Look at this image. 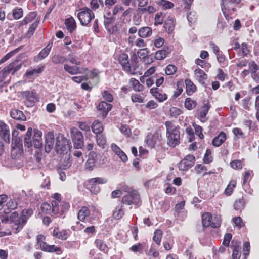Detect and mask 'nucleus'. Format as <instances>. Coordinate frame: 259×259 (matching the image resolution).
Returning <instances> with one entry per match:
<instances>
[{
	"mask_svg": "<svg viewBox=\"0 0 259 259\" xmlns=\"http://www.w3.org/2000/svg\"><path fill=\"white\" fill-rule=\"evenodd\" d=\"M197 103L196 101L193 100L190 98H187L186 99L184 106L188 110H191L193 109L196 106Z\"/></svg>",
	"mask_w": 259,
	"mask_h": 259,
	"instance_id": "nucleus-38",
	"label": "nucleus"
},
{
	"mask_svg": "<svg viewBox=\"0 0 259 259\" xmlns=\"http://www.w3.org/2000/svg\"><path fill=\"white\" fill-rule=\"evenodd\" d=\"M194 76L198 81L204 84L207 79V75L203 70L200 68L196 69L194 70Z\"/></svg>",
	"mask_w": 259,
	"mask_h": 259,
	"instance_id": "nucleus-20",
	"label": "nucleus"
},
{
	"mask_svg": "<svg viewBox=\"0 0 259 259\" xmlns=\"http://www.w3.org/2000/svg\"><path fill=\"white\" fill-rule=\"evenodd\" d=\"M53 235L58 239L65 240L67 238V232L65 230L59 231L58 228H55L53 230Z\"/></svg>",
	"mask_w": 259,
	"mask_h": 259,
	"instance_id": "nucleus-30",
	"label": "nucleus"
},
{
	"mask_svg": "<svg viewBox=\"0 0 259 259\" xmlns=\"http://www.w3.org/2000/svg\"><path fill=\"white\" fill-rule=\"evenodd\" d=\"M163 17L162 13L161 12L157 13L155 16V25L162 24L163 23Z\"/></svg>",
	"mask_w": 259,
	"mask_h": 259,
	"instance_id": "nucleus-61",
	"label": "nucleus"
},
{
	"mask_svg": "<svg viewBox=\"0 0 259 259\" xmlns=\"http://www.w3.org/2000/svg\"><path fill=\"white\" fill-rule=\"evenodd\" d=\"M137 59V55L134 53L131 57V62L129 61L128 56L125 53H121L118 57V61L119 63L122 66L123 70L130 74H135L136 70L138 68L137 63L136 60Z\"/></svg>",
	"mask_w": 259,
	"mask_h": 259,
	"instance_id": "nucleus-1",
	"label": "nucleus"
},
{
	"mask_svg": "<svg viewBox=\"0 0 259 259\" xmlns=\"http://www.w3.org/2000/svg\"><path fill=\"white\" fill-rule=\"evenodd\" d=\"M250 250V243L248 242H245L243 244V254L245 255V259L246 258L247 256L249 255Z\"/></svg>",
	"mask_w": 259,
	"mask_h": 259,
	"instance_id": "nucleus-57",
	"label": "nucleus"
},
{
	"mask_svg": "<svg viewBox=\"0 0 259 259\" xmlns=\"http://www.w3.org/2000/svg\"><path fill=\"white\" fill-rule=\"evenodd\" d=\"M188 21L190 23H194L197 20V16L196 12H190L187 14V15Z\"/></svg>",
	"mask_w": 259,
	"mask_h": 259,
	"instance_id": "nucleus-58",
	"label": "nucleus"
},
{
	"mask_svg": "<svg viewBox=\"0 0 259 259\" xmlns=\"http://www.w3.org/2000/svg\"><path fill=\"white\" fill-rule=\"evenodd\" d=\"M156 3L162 7L164 10L171 9L174 7V4L167 0H157L156 1Z\"/></svg>",
	"mask_w": 259,
	"mask_h": 259,
	"instance_id": "nucleus-34",
	"label": "nucleus"
},
{
	"mask_svg": "<svg viewBox=\"0 0 259 259\" xmlns=\"http://www.w3.org/2000/svg\"><path fill=\"white\" fill-rule=\"evenodd\" d=\"M92 130L93 132L96 134H101L103 131L102 123L98 120L95 121L92 124Z\"/></svg>",
	"mask_w": 259,
	"mask_h": 259,
	"instance_id": "nucleus-28",
	"label": "nucleus"
},
{
	"mask_svg": "<svg viewBox=\"0 0 259 259\" xmlns=\"http://www.w3.org/2000/svg\"><path fill=\"white\" fill-rule=\"evenodd\" d=\"M202 225L204 227H211L212 217L209 212H205L202 215Z\"/></svg>",
	"mask_w": 259,
	"mask_h": 259,
	"instance_id": "nucleus-25",
	"label": "nucleus"
},
{
	"mask_svg": "<svg viewBox=\"0 0 259 259\" xmlns=\"http://www.w3.org/2000/svg\"><path fill=\"white\" fill-rule=\"evenodd\" d=\"M131 100L133 102L143 103L144 98L142 94H133L131 95Z\"/></svg>",
	"mask_w": 259,
	"mask_h": 259,
	"instance_id": "nucleus-49",
	"label": "nucleus"
},
{
	"mask_svg": "<svg viewBox=\"0 0 259 259\" xmlns=\"http://www.w3.org/2000/svg\"><path fill=\"white\" fill-rule=\"evenodd\" d=\"M77 17L81 25H88L91 20L94 18L95 15L91 9L88 7H83L79 9Z\"/></svg>",
	"mask_w": 259,
	"mask_h": 259,
	"instance_id": "nucleus-6",
	"label": "nucleus"
},
{
	"mask_svg": "<svg viewBox=\"0 0 259 259\" xmlns=\"http://www.w3.org/2000/svg\"><path fill=\"white\" fill-rule=\"evenodd\" d=\"M186 92L189 96L192 95L196 90V87L193 82L189 79L185 80Z\"/></svg>",
	"mask_w": 259,
	"mask_h": 259,
	"instance_id": "nucleus-24",
	"label": "nucleus"
},
{
	"mask_svg": "<svg viewBox=\"0 0 259 259\" xmlns=\"http://www.w3.org/2000/svg\"><path fill=\"white\" fill-rule=\"evenodd\" d=\"M10 223L14 233L16 234L19 232L26 224L25 220H23L20 217H19L17 212H14L11 214Z\"/></svg>",
	"mask_w": 259,
	"mask_h": 259,
	"instance_id": "nucleus-7",
	"label": "nucleus"
},
{
	"mask_svg": "<svg viewBox=\"0 0 259 259\" xmlns=\"http://www.w3.org/2000/svg\"><path fill=\"white\" fill-rule=\"evenodd\" d=\"M102 95L103 98L107 102H111L113 100L112 95L108 91H104L102 92Z\"/></svg>",
	"mask_w": 259,
	"mask_h": 259,
	"instance_id": "nucleus-64",
	"label": "nucleus"
},
{
	"mask_svg": "<svg viewBox=\"0 0 259 259\" xmlns=\"http://www.w3.org/2000/svg\"><path fill=\"white\" fill-rule=\"evenodd\" d=\"M213 160V157L212 156V151L210 149H207L204 154L203 161L206 164H209Z\"/></svg>",
	"mask_w": 259,
	"mask_h": 259,
	"instance_id": "nucleus-39",
	"label": "nucleus"
},
{
	"mask_svg": "<svg viewBox=\"0 0 259 259\" xmlns=\"http://www.w3.org/2000/svg\"><path fill=\"white\" fill-rule=\"evenodd\" d=\"M41 210L42 212L45 213H50V212L52 213V204L50 205V204L44 202L42 204L41 206Z\"/></svg>",
	"mask_w": 259,
	"mask_h": 259,
	"instance_id": "nucleus-48",
	"label": "nucleus"
},
{
	"mask_svg": "<svg viewBox=\"0 0 259 259\" xmlns=\"http://www.w3.org/2000/svg\"><path fill=\"white\" fill-rule=\"evenodd\" d=\"M51 48L52 44H48L47 46L39 52L38 55L34 58L35 61L37 62L45 58L49 55Z\"/></svg>",
	"mask_w": 259,
	"mask_h": 259,
	"instance_id": "nucleus-19",
	"label": "nucleus"
},
{
	"mask_svg": "<svg viewBox=\"0 0 259 259\" xmlns=\"http://www.w3.org/2000/svg\"><path fill=\"white\" fill-rule=\"evenodd\" d=\"M52 61L54 64L63 63L67 61V59L64 56L55 55L52 57Z\"/></svg>",
	"mask_w": 259,
	"mask_h": 259,
	"instance_id": "nucleus-44",
	"label": "nucleus"
},
{
	"mask_svg": "<svg viewBox=\"0 0 259 259\" xmlns=\"http://www.w3.org/2000/svg\"><path fill=\"white\" fill-rule=\"evenodd\" d=\"M20 50V48H18L13 51H12L5 55L2 58L0 59V64L4 63L7 60L9 59L12 56H13L16 53Z\"/></svg>",
	"mask_w": 259,
	"mask_h": 259,
	"instance_id": "nucleus-42",
	"label": "nucleus"
},
{
	"mask_svg": "<svg viewBox=\"0 0 259 259\" xmlns=\"http://www.w3.org/2000/svg\"><path fill=\"white\" fill-rule=\"evenodd\" d=\"M236 185V181L234 180H231L225 190V194L227 196L231 195Z\"/></svg>",
	"mask_w": 259,
	"mask_h": 259,
	"instance_id": "nucleus-36",
	"label": "nucleus"
},
{
	"mask_svg": "<svg viewBox=\"0 0 259 259\" xmlns=\"http://www.w3.org/2000/svg\"><path fill=\"white\" fill-rule=\"evenodd\" d=\"M221 223V218L220 215H215L212 218L211 227L217 228L220 226Z\"/></svg>",
	"mask_w": 259,
	"mask_h": 259,
	"instance_id": "nucleus-62",
	"label": "nucleus"
},
{
	"mask_svg": "<svg viewBox=\"0 0 259 259\" xmlns=\"http://www.w3.org/2000/svg\"><path fill=\"white\" fill-rule=\"evenodd\" d=\"M45 150L47 153H49L54 147V136L52 132H48L46 136Z\"/></svg>",
	"mask_w": 259,
	"mask_h": 259,
	"instance_id": "nucleus-13",
	"label": "nucleus"
},
{
	"mask_svg": "<svg viewBox=\"0 0 259 259\" xmlns=\"http://www.w3.org/2000/svg\"><path fill=\"white\" fill-rule=\"evenodd\" d=\"M193 126L195 128L196 134L198 135L201 139H203L204 135L202 133V128L200 126L197 125L195 123H193Z\"/></svg>",
	"mask_w": 259,
	"mask_h": 259,
	"instance_id": "nucleus-59",
	"label": "nucleus"
},
{
	"mask_svg": "<svg viewBox=\"0 0 259 259\" xmlns=\"http://www.w3.org/2000/svg\"><path fill=\"white\" fill-rule=\"evenodd\" d=\"M53 198L55 200H53L51 202L52 204V213L54 214H60L63 211L62 208L60 209L59 204L61 203L60 194L55 193L53 195Z\"/></svg>",
	"mask_w": 259,
	"mask_h": 259,
	"instance_id": "nucleus-12",
	"label": "nucleus"
},
{
	"mask_svg": "<svg viewBox=\"0 0 259 259\" xmlns=\"http://www.w3.org/2000/svg\"><path fill=\"white\" fill-rule=\"evenodd\" d=\"M11 136L9 128L5 132L0 134V141L2 140V143H9L10 142Z\"/></svg>",
	"mask_w": 259,
	"mask_h": 259,
	"instance_id": "nucleus-35",
	"label": "nucleus"
},
{
	"mask_svg": "<svg viewBox=\"0 0 259 259\" xmlns=\"http://www.w3.org/2000/svg\"><path fill=\"white\" fill-rule=\"evenodd\" d=\"M90 210L87 207L83 206L78 211L77 218L81 221H83L90 215Z\"/></svg>",
	"mask_w": 259,
	"mask_h": 259,
	"instance_id": "nucleus-26",
	"label": "nucleus"
},
{
	"mask_svg": "<svg viewBox=\"0 0 259 259\" xmlns=\"http://www.w3.org/2000/svg\"><path fill=\"white\" fill-rule=\"evenodd\" d=\"M167 143L172 147H175L180 143V132L179 131H174V133H170L166 134Z\"/></svg>",
	"mask_w": 259,
	"mask_h": 259,
	"instance_id": "nucleus-11",
	"label": "nucleus"
},
{
	"mask_svg": "<svg viewBox=\"0 0 259 259\" xmlns=\"http://www.w3.org/2000/svg\"><path fill=\"white\" fill-rule=\"evenodd\" d=\"M96 141L98 145L104 148V145L106 144V140L105 136L101 134H97Z\"/></svg>",
	"mask_w": 259,
	"mask_h": 259,
	"instance_id": "nucleus-47",
	"label": "nucleus"
},
{
	"mask_svg": "<svg viewBox=\"0 0 259 259\" xmlns=\"http://www.w3.org/2000/svg\"><path fill=\"white\" fill-rule=\"evenodd\" d=\"M37 25H38L37 21H35L31 24V25L29 28L28 30L26 33L27 37H30L31 36H32L33 34V33L35 31V30L36 29V28L37 26Z\"/></svg>",
	"mask_w": 259,
	"mask_h": 259,
	"instance_id": "nucleus-54",
	"label": "nucleus"
},
{
	"mask_svg": "<svg viewBox=\"0 0 259 259\" xmlns=\"http://www.w3.org/2000/svg\"><path fill=\"white\" fill-rule=\"evenodd\" d=\"M150 92L160 102H163L167 99L166 94L159 92L157 88L151 89Z\"/></svg>",
	"mask_w": 259,
	"mask_h": 259,
	"instance_id": "nucleus-21",
	"label": "nucleus"
},
{
	"mask_svg": "<svg viewBox=\"0 0 259 259\" xmlns=\"http://www.w3.org/2000/svg\"><path fill=\"white\" fill-rule=\"evenodd\" d=\"M33 213V210L31 209H24L21 212V215L20 217L23 220H25L26 223L28 218L32 215Z\"/></svg>",
	"mask_w": 259,
	"mask_h": 259,
	"instance_id": "nucleus-46",
	"label": "nucleus"
},
{
	"mask_svg": "<svg viewBox=\"0 0 259 259\" xmlns=\"http://www.w3.org/2000/svg\"><path fill=\"white\" fill-rule=\"evenodd\" d=\"M240 256V248L238 246H235L233 250L232 259H239Z\"/></svg>",
	"mask_w": 259,
	"mask_h": 259,
	"instance_id": "nucleus-52",
	"label": "nucleus"
},
{
	"mask_svg": "<svg viewBox=\"0 0 259 259\" xmlns=\"http://www.w3.org/2000/svg\"><path fill=\"white\" fill-rule=\"evenodd\" d=\"M170 53V50L167 47H164L163 49L157 51L155 54L154 58L156 60H162L165 59Z\"/></svg>",
	"mask_w": 259,
	"mask_h": 259,
	"instance_id": "nucleus-18",
	"label": "nucleus"
},
{
	"mask_svg": "<svg viewBox=\"0 0 259 259\" xmlns=\"http://www.w3.org/2000/svg\"><path fill=\"white\" fill-rule=\"evenodd\" d=\"M107 181V180L105 178L97 177L91 179L90 180V183L92 185H94L96 184H105Z\"/></svg>",
	"mask_w": 259,
	"mask_h": 259,
	"instance_id": "nucleus-51",
	"label": "nucleus"
},
{
	"mask_svg": "<svg viewBox=\"0 0 259 259\" xmlns=\"http://www.w3.org/2000/svg\"><path fill=\"white\" fill-rule=\"evenodd\" d=\"M95 244L101 251L105 253H107L108 251V248L107 245L102 240L96 239L95 241Z\"/></svg>",
	"mask_w": 259,
	"mask_h": 259,
	"instance_id": "nucleus-37",
	"label": "nucleus"
},
{
	"mask_svg": "<svg viewBox=\"0 0 259 259\" xmlns=\"http://www.w3.org/2000/svg\"><path fill=\"white\" fill-rule=\"evenodd\" d=\"M32 129L28 128L24 137V144L28 147L34 146L35 148H40L42 147V132L39 130H35L32 137Z\"/></svg>",
	"mask_w": 259,
	"mask_h": 259,
	"instance_id": "nucleus-2",
	"label": "nucleus"
},
{
	"mask_svg": "<svg viewBox=\"0 0 259 259\" xmlns=\"http://www.w3.org/2000/svg\"><path fill=\"white\" fill-rule=\"evenodd\" d=\"M20 50V48H18L13 51H12L5 55L2 58L0 59V64L4 63L7 60L9 59L12 56H13L16 53Z\"/></svg>",
	"mask_w": 259,
	"mask_h": 259,
	"instance_id": "nucleus-43",
	"label": "nucleus"
},
{
	"mask_svg": "<svg viewBox=\"0 0 259 259\" xmlns=\"http://www.w3.org/2000/svg\"><path fill=\"white\" fill-rule=\"evenodd\" d=\"M10 115L12 118L16 120H24L25 119V117L23 113L21 111L16 109H13L11 110Z\"/></svg>",
	"mask_w": 259,
	"mask_h": 259,
	"instance_id": "nucleus-27",
	"label": "nucleus"
},
{
	"mask_svg": "<svg viewBox=\"0 0 259 259\" xmlns=\"http://www.w3.org/2000/svg\"><path fill=\"white\" fill-rule=\"evenodd\" d=\"M20 50V48H18L13 51H12L5 55L2 58L0 59V64L4 63L7 60L9 59L12 56H13L16 53Z\"/></svg>",
	"mask_w": 259,
	"mask_h": 259,
	"instance_id": "nucleus-41",
	"label": "nucleus"
},
{
	"mask_svg": "<svg viewBox=\"0 0 259 259\" xmlns=\"http://www.w3.org/2000/svg\"><path fill=\"white\" fill-rule=\"evenodd\" d=\"M124 210L122 205H118L113 212V217L116 220L120 219L124 215Z\"/></svg>",
	"mask_w": 259,
	"mask_h": 259,
	"instance_id": "nucleus-32",
	"label": "nucleus"
},
{
	"mask_svg": "<svg viewBox=\"0 0 259 259\" xmlns=\"http://www.w3.org/2000/svg\"><path fill=\"white\" fill-rule=\"evenodd\" d=\"M70 133L74 148L81 149L84 145L82 133L74 127L70 129Z\"/></svg>",
	"mask_w": 259,
	"mask_h": 259,
	"instance_id": "nucleus-8",
	"label": "nucleus"
},
{
	"mask_svg": "<svg viewBox=\"0 0 259 259\" xmlns=\"http://www.w3.org/2000/svg\"><path fill=\"white\" fill-rule=\"evenodd\" d=\"M240 0H221V9L226 19L229 20L234 17L237 6Z\"/></svg>",
	"mask_w": 259,
	"mask_h": 259,
	"instance_id": "nucleus-5",
	"label": "nucleus"
},
{
	"mask_svg": "<svg viewBox=\"0 0 259 259\" xmlns=\"http://www.w3.org/2000/svg\"><path fill=\"white\" fill-rule=\"evenodd\" d=\"M13 16L15 19H19L23 16V10L21 8H16L13 11Z\"/></svg>",
	"mask_w": 259,
	"mask_h": 259,
	"instance_id": "nucleus-60",
	"label": "nucleus"
},
{
	"mask_svg": "<svg viewBox=\"0 0 259 259\" xmlns=\"http://www.w3.org/2000/svg\"><path fill=\"white\" fill-rule=\"evenodd\" d=\"M64 69L67 72L71 75H74L78 73H81L80 67L77 66H71L67 64H64Z\"/></svg>",
	"mask_w": 259,
	"mask_h": 259,
	"instance_id": "nucleus-31",
	"label": "nucleus"
},
{
	"mask_svg": "<svg viewBox=\"0 0 259 259\" xmlns=\"http://www.w3.org/2000/svg\"><path fill=\"white\" fill-rule=\"evenodd\" d=\"M111 108L112 105L105 101L100 102L97 106L98 110L101 111L102 116L103 118L107 115V113L111 110Z\"/></svg>",
	"mask_w": 259,
	"mask_h": 259,
	"instance_id": "nucleus-15",
	"label": "nucleus"
},
{
	"mask_svg": "<svg viewBox=\"0 0 259 259\" xmlns=\"http://www.w3.org/2000/svg\"><path fill=\"white\" fill-rule=\"evenodd\" d=\"M146 144L150 147H153L155 144V139L152 134H149L147 135L145 140Z\"/></svg>",
	"mask_w": 259,
	"mask_h": 259,
	"instance_id": "nucleus-53",
	"label": "nucleus"
},
{
	"mask_svg": "<svg viewBox=\"0 0 259 259\" xmlns=\"http://www.w3.org/2000/svg\"><path fill=\"white\" fill-rule=\"evenodd\" d=\"M195 157L192 155H188L178 164V167L180 171H187L194 164Z\"/></svg>",
	"mask_w": 259,
	"mask_h": 259,
	"instance_id": "nucleus-10",
	"label": "nucleus"
},
{
	"mask_svg": "<svg viewBox=\"0 0 259 259\" xmlns=\"http://www.w3.org/2000/svg\"><path fill=\"white\" fill-rule=\"evenodd\" d=\"M138 33L140 37L147 38L151 35L152 30L149 27H143L139 29Z\"/></svg>",
	"mask_w": 259,
	"mask_h": 259,
	"instance_id": "nucleus-23",
	"label": "nucleus"
},
{
	"mask_svg": "<svg viewBox=\"0 0 259 259\" xmlns=\"http://www.w3.org/2000/svg\"><path fill=\"white\" fill-rule=\"evenodd\" d=\"M55 149L56 152L59 154L67 152L69 150L68 141L62 135H59L57 137Z\"/></svg>",
	"mask_w": 259,
	"mask_h": 259,
	"instance_id": "nucleus-9",
	"label": "nucleus"
},
{
	"mask_svg": "<svg viewBox=\"0 0 259 259\" xmlns=\"http://www.w3.org/2000/svg\"><path fill=\"white\" fill-rule=\"evenodd\" d=\"M96 154L94 152H91L89 155V158L85 163V168L89 171H92L95 166Z\"/></svg>",
	"mask_w": 259,
	"mask_h": 259,
	"instance_id": "nucleus-17",
	"label": "nucleus"
},
{
	"mask_svg": "<svg viewBox=\"0 0 259 259\" xmlns=\"http://www.w3.org/2000/svg\"><path fill=\"white\" fill-rule=\"evenodd\" d=\"M65 25L70 32H72L76 28V23L73 17H70L66 19Z\"/></svg>",
	"mask_w": 259,
	"mask_h": 259,
	"instance_id": "nucleus-33",
	"label": "nucleus"
},
{
	"mask_svg": "<svg viewBox=\"0 0 259 259\" xmlns=\"http://www.w3.org/2000/svg\"><path fill=\"white\" fill-rule=\"evenodd\" d=\"M130 84L133 89L137 92H140L143 90V86L140 83L139 81L134 78H132L130 80Z\"/></svg>",
	"mask_w": 259,
	"mask_h": 259,
	"instance_id": "nucleus-29",
	"label": "nucleus"
},
{
	"mask_svg": "<svg viewBox=\"0 0 259 259\" xmlns=\"http://www.w3.org/2000/svg\"><path fill=\"white\" fill-rule=\"evenodd\" d=\"M234 209L236 210L243 209L245 207V201L243 198L236 200L234 204Z\"/></svg>",
	"mask_w": 259,
	"mask_h": 259,
	"instance_id": "nucleus-45",
	"label": "nucleus"
},
{
	"mask_svg": "<svg viewBox=\"0 0 259 259\" xmlns=\"http://www.w3.org/2000/svg\"><path fill=\"white\" fill-rule=\"evenodd\" d=\"M17 207V203L14 200L11 199L7 202L5 205L0 209V213H5L7 214L11 210L15 209Z\"/></svg>",
	"mask_w": 259,
	"mask_h": 259,
	"instance_id": "nucleus-14",
	"label": "nucleus"
},
{
	"mask_svg": "<svg viewBox=\"0 0 259 259\" xmlns=\"http://www.w3.org/2000/svg\"><path fill=\"white\" fill-rule=\"evenodd\" d=\"M36 14L33 12L30 13L23 20V22L24 24H27V23L33 21L36 17Z\"/></svg>",
	"mask_w": 259,
	"mask_h": 259,
	"instance_id": "nucleus-55",
	"label": "nucleus"
},
{
	"mask_svg": "<svg viewBox=\"0 0 259 259\" xmlns=\"http://www.w3.org/2000/svg\"><path fill=\"white\" fill-rule=\"evenodd\" d=\"M165 126L166 127V134L174 133V131H179V128L175 126L171 121H167L165 123Z\"/></svg>",
	"mask_w": 259,
	"mask_h": 259,
	"instance_id": "nucleus-50",
	"label": "nucleus"
},
{
	"mask_svg": "<svg viewBox=\"0 0 259 259\" xmlns=\"http://www.w3.org/2000/svg\"><path fill=\"white\" fill-rule=\"evenodd\" d=\"M22 64L18 60L11 63L9 65L0 71V83H7L10 80V74L14 75L22 67Z\"/></svg>",
	"mask_w": 259,
	"mask_h": 259,
	"instance_id": "nucleus-3",
	"label": "nucleus"
},
{
	"mask_svg": "<svg viewBox=\"0 0 259 259\" xmlns=\"http://www.w3.org/2000/svg\"><path fill=\"white\" fill-rule=\"evenodd\" d=\"M140 11L142 13H148V14H152L156 11V9L153 6L149 5L148 7L140 9Z\"/></svg>",
	"mask_w": 259,
	"mask_h": 259,
	"instance_id": "nucleus-56",
	"label": "nucleus"
},
{
	"mask_svg": "<svg viewBox=\"0 0 259 259\" xmlns=\"http://www.w3.org/2000/svg\"><path fill=\"white\" fill-rule=\"evenodd\" d=\"M122 190L125 193L122 199L123 203L129 205L139 204L140 201V196L135 190L126 185H124L122 186Z\"/></svg>",
	"mask_w": 259,
	"mask_h": 259,
	"instance_id": "nucleus-4",
	"label": "nucleus"
},
{
	"mask_svg": "<svg viewBox=\"0 0 259 259\" xmlns=\"http://www.w3.org/2000/svg\"><path fill=\"white\" fill-rule=\"evenodd\" d=\"M177 71V68L173 65H168L165 68V73L167 75L174 74Z\"/></svg>",
	"mask_w": 259,
	"mask_h": 259,
	"instance_id": "nucleus-63",
	"label": "nucleus"
},
{
	"mask_svg": "<svg viewBox=\"0 0 259 259\" xmlns=\"http://www.w3.org/2000/svg\"><path fill=\"white\" fill-rule=\"evenodd\" d=\"M210 108V105L209 103L204 104L201 107L199 113V119L201 122H204L207 120L206 116L208 114Z\"/></svg>",
	"mask_w": 259,
	"mask_h": 259,
	"instance_id": "nucleus-16",
	"label": "nucleus"
},
{
	"mask_svg": "<svg viewBox=\"0 0 259 259\" xmlns=\"http://www.w3.org/2000/svg\"><path fill=\"white\" fill-rule=\"evenodd\" d=\"M226 139V135L225 133L221 132L219 135L215 137L212 141V144L215 147L220 146Z\"/></svg>",
	"mask_w": 259,
	"mask_h": 259,
	"instance_id": "nucleus-22",
	"label": "nucleus"
},
{
	"mask_svg": "<svg viewBox=\"0 0 259 259\" xmlns=\"http://www.w3.org/2000/svg\"><path fill=\"white\" fill-rule=\"evenodd\" d=\"M162 235V231L160 229H157L154 232L153 240L158 245L160 244Z\"/></svg>",
	"mask_w": 259,
	"mask_h": 259,
	"instance_id": "nucleus-40",
	"label": "nucleus"
}]
</instances>
